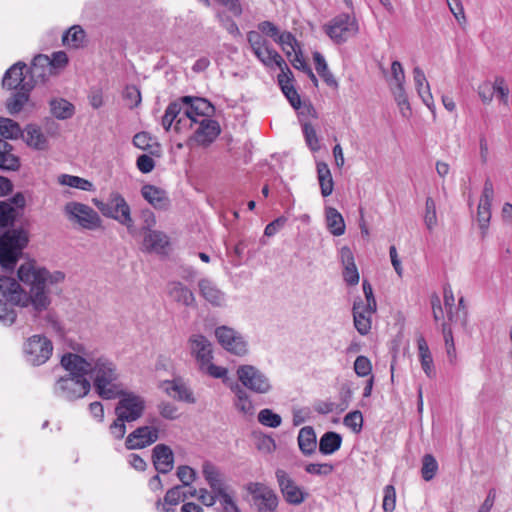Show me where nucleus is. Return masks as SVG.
Listing matches in <instances>:
<instances>
[{
    "instance_id": "0eeeda50",
    "label": "nucleus",
    "mask_w": 512,
    "mask_h": 512,
    "mask_svg": "<svg viewBox=\"0 0 512 512\" xmlns=\"http://www.w3.org/2000/svg\"><path fill=\"white\" fill-rule=\"evenodd\" d=\"M93 204L103 216L113 219L125 226L131 235H135L134 221L131 216V208L125 198L117 191H112L107 201L94 198Z\"/></svg>"
},
{
    "instance_id": "dca6fc26",
    "label": "nucleus",
    "mask_w": 512,
    "mask_h": 512,
    "mask_svg": "<svg viewBox=\"0 0 512 512\" xmlns=\"http://www.w3.org/2000/svg\"><path fill=\"white\" fill-rule=\"evenodd\" d=\"M215 336L225 350L236 355H244L247 352L246 342L234 329L227 326L218 327Z\"/></svg>"
},
{
    "instance_id": "412c9836",
    "label": "nucleus",
    "mask_w": 512,
    "mask_h": 512,
    "mask_svg": "<svg viewBox=\"0 0 512 512\" xmlns=\"http://www.w3.org/2000/svg\"><path fill=\"white\" fill-rule=\"evenodd\" d=\"M21 139L28 147L37 151H46L50 146L47 135L37 124H27L23 129Z\"/></svg>"
},
{
    "instance_id": "bb28decb",
    "label": "nucleus",
    "mask_w": 512,
    "mask_h": 512,
    "mask_svg": "<svg viewBox=\"0 0 512 512\" xmlns=\"http://www.w3.org/2000/svg\"><path fill=\"white\" fill-rule=\"evenodd\" d=\"M290 49L294 53V58L293 59L290 58V64H292L294 66V68L306 73L308 75V77L312 80V82L317 84L318 80H317L315 74L313 73L310 65L306 61V59L301 51L299 42L296 40V38L291 33H290Z\"/></svg>"
},
{
    "instance_id": "c756f323",
    "label": "nucleus",
    "mask_w": 512,
    "mask_h": 512,
    "mask_svg": "<svg viewBox=\"0 0 512 512\" xmlns=\"http://www.w3.org/2000/svg\"><path fill=\"white\" fill-rule=\"evenodd\" d=\"M232 391L235 394V398L233 400V404L235 408L243 414L245 417H252L255 414V406L247 393V391L239 386L236 385L232 388Z\"/></svg>"
},
{
    "instance_id": "aec40b11",
    "label": "nucleus",
    "mask_w": 512,
    "mask_h": 512,
    "mask_svg": "<svg viewBox=\"0 0 512 512\" xmlns=\"http://www.w3.org/2000/svg\"><path fill=\"white\" fill-rule=\"evenodd\" d=\"M25 69L26 64L24 62L19 61L13 64L4 74L2 86L8 90H20L26 84H34L24 75Z\"/></svg>"
},
{
    "instance_id": "a878e982",
    "label": "nucleus",
    "mask_w": 512,
    "mask_h": 512,
    "mask_svg": "<svg viewBox=\"0 0 512 512\" xmlns=\"http://www.w3.org/2000/svg\"><path fill=\"white\" fill-rule=\"evenodd\" d=\"M200 295L213 306H222L225 303V294L209 279L198 282Z\"/></svg>"
},
{
    "instance_id": "20e7f679",
    "label": "nucleus",
    "mask_w": 512,
    "mask_h": 512,
    "mask_svg": "<svg viewBox=\"0 0 512 512\" xmlns=\"http://www.w3.org/2000/svg\"><path fill=\"white\" fill-rule=\"evenodd\" d=\"M86 364V376L93 381L97 394L106 400L118 398L120 385L116 383L118 373L114 362L101 356L86 359Z\"/></svg>"
},
{
    "instance_id": "69168bd1",
    "label": "nucleus",
    "mask_w": 512,
    "mask_h": 512,
    "mask_svg": "<svg viewBox=\"0 0 512 512\" xmlns=\"http://www.w3.org/2000/svg\"><path fill=\"white\" fill-rule=\"evenodd\" d=\"M309 497V492L290 480V504L299 505Z\"/></svg>"
},
{
    "instance_id": "3c124183",
    "label": "nucleus",
    "mask_w": 512,
    "mask_h": 512,
    "mask_svg": "<svg viewBox=\"0 0 512 512\" xmlns=\"http://www.w3.org/2000/svg\"><path fill=\"white\" fill-rule=\"evenodd\" d=\"M123 100L129 109L136 108L142 101L141 92L135 85H128L123 91Z\"/></svg>"
},
{
    "instance_id": "79ce46f5",
    "label": "nucleus",
    "mask_w": 512,
    "mask_h": 512,
    "mask_svg": "<svg viewBox=\"0 0 512 512\" xmlns=\"http://www.w3.org/2000/svg\"><path fill=\"white\" fill-rule=\"evenodd\" d=\"M85 31L79 25L69 28L62 37L63 44L72 48H80L84 45Z\"/></svg>"
},
{
    "instance_id": "2f4dec72",
    "label": "nucleus",
    "mask_w": 512,
    "mask_h": 512,
    "mask_svg": "<svg viewBox=\"0 0 512 512\" xmlns=\"http://www.w3.org/2000/svg\"><path fill=\"white\" fill-rule=\"evenodd\" d=\"M184 109L185 105L182 103L181 97L167 106L162 117V126L166 131L171 128L173 122H176L175 129L179 130V124L182 121V117H179V115Z\"/></svg>"
},
{
    "instance_id": "1a4fd4ad",
    "label": "nucleus",
    "mask_w": 512,
    "mask_h": 512,
    "mask_svg": "<svg viewBox=\"0 0 512 512\" xmlns=\"http://www.w3.org/2000/svg\"><path fill=\"white\" fill-rule=\"evenodd\" d=\"M359 31L357 20L348 13H341L335 16L325 26L326 34L336 43H345L349 38L355 36Z\"/></svg>"
},
{
    "instance_id": "6e6d98bb",
    "label": "nucleus",
    "mask_w": 512,
    "mask_h": 512,
    "mask_svg": "<svg viewBox=\"0 0 512 512\" xmlns=\"http://www.w3.org/2000/svg\"><path fill=\"white\" fill-rule=\"evenodd\" d=\"M343 423L346 427L350 428L353 432L359 433L363 426V416L359 410L349 412L345 415Z\"/></svg>"
},
{
    "instance_id": "864d4df0",
    "label": "nucleus",
    "mask_w": 512,
    "mask_h": 512,
    "mask_svg": "<svg viewBox=\"0 0 512 512\" xmlns=\"http://www.w3.org/2000/svg\"><path fill=\"white\" fill-rule=\"evenodd\" d=\"M389 86L402 87L405 83V72L402 64L395 60L391 64V77L388 80Z\"/></svg>"
},
{
    "instance_id": "6ab92c4d",
    "label": "nucleus",
    "mask_w": 512,
    "mask_h": 512,
    "mask_svg": "<svg viewBox=\"0 0 512 512\" xmlns=\"http://www.w3.org/2000/svg\"><path fill=\"white\" fill-rule=\"evenodd\" d=\"M191 355L196 359L199 367L213 359L212 343L201 334H193L188 340Z\"/></svg>"
},
{
    "instance_id": "473e14b6",
    "label": "nucleus",
    "mask_w": 512,
    "mask_h": 512,
    "mask_svg": "<svg viewBox=\"0 0 512 512\" xmlns=\"http://www.w3.org/2000/svg\"><path fill=\"white\" fill-rule=\"evenodd\" d=\"M184 109L185 105L182 103L181 97L167 106L162 117V126L166 131L171 128L173 122H176L175 129L179 130V124L182 121V117H179V115Z\"/></svg>"
},
{
    "instance_id": "4c0bfd02",
    "label": "nucleus",
    "mask_w": 512,
    "mask_h": 512,
    "mask_svg": "<svg viewBox=\"0 0 512 512\" xmlns=\"http://www.w3.org/2000/svg\"><path fill=\"white\" fill-rule=\"evenodd\" d=\"M313 60H314L315 69H316L318 75L322 78V80L326 83V85L333 89H337L338 82L335 79L332 72L329 70L324 56L320 52L315 51L313 53Z\"/></svg>"
},
{
    "instance_id": "5701e85b",
    "label": "nucleus",
    "mask_w": 512,
    "mask_h": 512,
    "mask_svg": "<svg viewBox=\"0 0 512 512\" xmlns=\"http://www.w3.org/2000/svg\"><path fill=\"white\" fill-rule=\"evenodd\" d=\"M160 387L168 396L178 401L190 404L196 401L190 388L181 379L163 381Z\"/></svg>"
},
{
    "instance_id": "ea45409f",
    "label": "nucleus",
    "mask_w": 512,
    "mask_h": 512,
    "mask_svg": "<svg viewBox=\"0 0 512 512\" xmlns=\"http://www.w3.org/2000/svg\"><path fill=\"white\" fill-rule=\"evenodd\" d=\"M50 111L54 117L60 120L69 119L74 114V106L63 98H55L49 102Z\"/></svg>"
},
{
    "instance_id": "393cba45",
    "label": "nucleus",
    "mask_w": 512,
    "mask_h": 512,
    "mask_svg": "<svg viewBox=\"0 0 512 512\" xmlns=\"http://www.w3.org/2000/svg\"><path fill=\"white\" fill-rule=\"evenodd\" d=\"M167 293L169 297L178 304L186 307H195L194 293L183 283L179 281L168 283Z\"/></svg>"
},
{
    "instance_id": "680f3d73",
    "label": "nucleus",
    "mask_w": 512,
    "mask_h": 512,
    "mask_svg": "<svg viewBox=\"0 0 512 512\" xmlns=\"http://www.w3.org/2000/svg\"><path fill=\"white\" fill-rule=\"evenodd\" d=\"M20 166V158L14 155L12 151L0 156V169L6 171H18Z\"/></svg>"
},
{
    "instance_id": "7ed1b4c3",
    "label": "nucleus",
    "mask_w": 512,
    "mask_h": 512,
    "mask_svg": "<svg viewBox=\"0 0 512 512\" xmlns=\"http://www.w3.org/2000/svg\"><path fill=\"white\" fill-rule=\"evenodd\" d=\"M61 365L68 372L60 377L54 385V394L62 399L73 401L86 396L90 389V381L86 378V358L67 353L61 358Z\"/></svg>"
},
{
    "instance_id": "4d7b16f0",
    "label": "nucleus",
    "mask_w": 512,
    "mask_h": 512,
    "mask_svg": "<svg viewBox=\"0 0 512 512\" xmlns=\"http://www.w3.org/2000/svg\"><path fill=\"white\" fill-rule=\"evenodd\" d=\"M16 317L17 313L11 303L0 300V323L4 326H10L15 322Z\"/></svg>"
},
{
    "instance_id": "603ef678",
    "label": "nucleus",
    "mask_w": 512,
    "mask_h": 512,
    "mask_svg": "<svg viewBox=\"0 0 512 512\" xmlns=\"http://www.w3.org/2000/svg\"><path fill=\"white\" fill-rule=\"evenodd\" d=\"M424 223L429 231H432L437 225L436 203L432 197L426 198Z\"/></svg>"
},
{
    "instance_id": "bf43d9fd",
    "label": "nucleus",
    "mask_w": 512,
    "mask_h": 512,
    "mask_svg": "<svg viewBox=\"0 0 512 512\" xmlns=\"http://www.w3.org/2000/svg\"><path fill=\"white\" fill-rule=\"evenodd\" d=\"M396 506V491L393 485H386L383 489L382 508L384 512H393Z\"/></svg>"
},
{
    "instance_id": "de8ad7c7",
    "label": "nucleus",
    "mask_w": 512,
    "mask_h": 512,
    "mask_svg": "<svg viewBox=\"0 0 512 512\" xmlns=\"http://www.w3.org/2000/svg\"><path fill=\"white\" fill-rule=\"evenodd\" d=\"M154 144L159 147L155 138H153L148 132H139L133 137V145L135 147L144 151H149L152 155L155 154V152L151 150Z\"/></svg>"
},
{
    "instance_id": "f03ea898",
    "label": "nucleus",
    "mask_w": 512,
    "mask_h": 512,
    "mask_svg": "<svg viewBox=\"0 0 512 512\" xmlns=\"http://www.w3.org/2000/svg\"><path fill=\"white\" fill-rule=\"evenodd\" d=\"M270 37L275 43L284 45L288 35L281 33L278 27L270 21H263L258 24L257 31H250L247 34L249 45L254 55L268 68H279L281 73L278 75V84L283 95L288 99V75L283 66L286 63L282 56L273 49L269 41L265 38Z\"/></svg>"
},
{
    "instance_id": "774afa93",
    "label": "nucleus",
    "mask_w": 512,
    "mask_h": 512,
    "mask_svg": "<svg viewBox=\"0 0 512 512\" xmlns=\"http://www.w3.org/2000/svg\"><path fill=\"white\" fill-rule=\"evenodd\" d=\"M491 218V205L486 203H479L477 209V220L479 227L485 231L488 228Z\"/></svg>"
},
{
    "instance_id": "f8f14e48",
    "label": "nucleus",
    "mask_w": 512,
    "mask_h": 512,
    "mask_svg": "<svg viewBox=\"0 0 512 512\" xmlns=\"http://www.w3.org/2000/svg\"><path fill=\"white\" fill-rule=\"evenodd\" d=\"M25 359L33 366L46 363L52 355L53 344L44 335H33L24 343Z\"/></svg>"
},
{
    "instance_id": "4be33fe9",
    "label": "nucleus",
    "mask_w": 512,
    "mask_h": 512,
    "mask_svg": "<svg viewBox=\"0 0 512 512\" xmlns=\"http://www.w3.org/2000/svg\"><path fill=\"white\" fill-rule=\"evenodd\" d=\"M152 462L158 473H169L174 466L172 449L166 444H157L152 450Z\"/></svg>"
},
{
    "instance_id": "5fc2aeb1",
    "label": "nucleus",
    "mask_w": 512,
    "mask_h": 512,
    "mask_svg": "<svg viewBox=\"0 0 512 512\" xmlns=\"http://www.w3.org/2000/svg\"><path fill=\"white\" fill-rule=\"evenodd\" d=\"M186 498L187 494L183 491V487L181 485H176L167 490L163 501L169 506H176Z\"/></svg>"
},
{
    "instance_id": "c9c22d12",
    "label": "nucleus",
    "mask_w": 512,
    "mask_h": 512,
    "mask_svg": "<svg viewBox=\"0 0 512 512\" xmlns=\"http://www.w3.org/2000/svg\"><path fill=\"white\" fill-rule=\"evenodd\" d=\"M326 226L329 232L334 236H341L345 233V222L343 216L336 208H325Z\"/></svg>"
},
{
    "instance_id": "9d476101",
    "label": "nucleus",
    "mask_w": 512,
    "mask_h": 512,
    "mask_svg": "<svg viewBox=\"0 0 512 512\" xmlns=\"http://www.w3.org/2000/svg\"><path fill=\"white\" fill-rule=\"evenodd\" d=\"M120 400L115 407V414L121 419L127 420V422H134L138 420L144 413L145 400L140 395L133 392H128L121 387L119 388Z\"/></svg>"
},
{
    "instance_id": "052dcab7",
    "label": "nucleus",
    "mask_w": 512,
    "mask_h": 512,
    "mask_svg": "<svg viewBox=\"0 0 512 512\" xmlns=\"http://www.w3.org/2000/svg\"><path fill=\"white\" fill-rule=\"evenodd\" d=\"M202 473L208 485H212L222 480L219 469L210 461H205L202 465Z\"/></svg>"
},
{
    "instance_id": "0e129e2a",
    "label": "nucleus",
    "mask_w": 512,
    "mask_h": 512,
    "mask_svg": "<svg viewBox=\"0 0 512 512\" xmlns=\"http://www.w3.org/2000/svg\"><path fill=\"white\" fill-rule=\"evenodd\" d=\"M442 332L444 336L447 356L450 362H453L456 358V349L453 340V334L451 328L446 324H442Z\"/></svg>"
},
{
    "instance_id": "f704fd0d",
    "label": "nucleus",
    "mask_w": 512,
    "mask_h": 512,
    "mask_svg": "<svg viewBox=\"0 0 512 512\" xmlns=\"http://www.w3.org/2000/svg\"><path fill=\"white\" fill-rule=\"evenodd\" d=\"M297 440L299 449L304 455H311L315 452L317 440L312 426H305L301 428Z\"/></svg>"
},
{
    "instance_id": "4468645a",
    "label": "nucleus",
    "mask_w": 512,
    "mask_h": 512,
    "mask_svg": "<svg viewBox=\"0 0 512 512\" xmlns=\"http://www.w3.org/2000/svg\"><path fill=\"white\" fill-rule=\"evenodd\" d=\"M246 490L251 495L254 505L260 512L273 511L278 505L274 491L267 485L259 482H250Z\"/></svg>"
},
{
    "instance_id": "39448f33",
    "label": "nucleus",
    "mask_w": 512,
    "mask_h": 512,
    "mask_svg": "<svg viewBox=\"0 0 512 512\" xmlns=\"http://www.w3.org/2000/svg\"><path fill=\"white\" fill-rule=\"evenodd\" d=\"M292 80L293 76L290 72V82H292ZM290 106L296 111L307 145L313 151L318 150L319 141L316 130L311 124L312 120L318 118L317 111L310 98L301 97L292 83H290Z\"/></svg>"
},
{
    "instance_id": "f3484780",
    "label": "nucleus",
    "mask_w": 512,
    "mask_h": 512,
    "mask_svg": "<svg viewBox=\"0 0 512 512\" xmlns=\"http://www.w3.org/2000/svg\"><path fill=\"white\" fill-rule=\"evenodd\" d=\"M159 439V430L154 426H141L132 431L126 438L128 450L143 449Z\"/></svg>"
},
{
    "instance_id": "7c9ffc66",
    "label": "nucleus",
    "mask_w": 512,
    "mask_h": 512,
    "mask_svg": "<svg viewBox=\"0 0 512 512\" xmlns=\"http://www.w3.org/2000/svg\"><path fill=\"white\" fill-rule=\"evenodd\" d=\"M168 243L166 234L156 230L145 233L143 239V247L147 252L163 253Z\"/></svg>"
},
{
    "instance_id": "2eb2a0df",
    "label": "nucleus",
    "mask_w": 512,
    "mask_h": 512,
    "mask_svg": "<svg viewBox=\"0 0 512 512\" xmlns=\"http://www.w3.org/2000/svg\"><path fill=\"white\" fill-rule=\"evenodd\" d=\"M181 101L185 105L183 116L189 119L190 122L197 121L201 118H209L214 115V106L205 98L183 96L181 97Z\"/></svg>"
},
{
    "instance_id": "423d86ee",
    "label": "nucleus",
    "mask_w": 512,
    "mask_h": 512,
    "mask_svg": "<svg viewBox=\"0 0 512 512\" xmlns=\"http://www.w3.org/2000/svg\"><path fill=\"white\" fill-rule=\"evenodd\" d=\"M28 242V231L22 227L5 231L0 236V266L6 270H14Z\"/></svg>"
},
{
    "instance_id": "c85d7f7f",
    "label": "nucleus",
    "mask_w": 512,
    "mask_h": 512,
    "mask_svg": "<svg viewBox=\"0 0 512 512\" xmlns=\"http://www.w3.org/2000/svg\"><path fill=\"white\" fill-rule=\"evenodd\" d=\"M413 78L418 95L421 97L423 103L429 109H432V107L434 106L433 96L431 94L430 86L426 79V76L420 67H415L413 69Z\"/></svg>"
},
{
    "instance_id": "09e8293b",
    "label": "nucleus",
    "mask_w": 512,
    "mask_h": 512,
    "mask_svg": "<svg viewBox=\"0 0 512 512\" xmlns=\"http://www.w3.org/2000/svg\"><path fill=\"white\" fill-rule=\"evenodd\" d=\"M16 219L14 207L5 201H0V228L12 226Z\"/></svg>"
},
{
    "instance_id": "37998d69",
    "label": "nucleus",
    "mask_w": 512,
    "mask_h": 512,
    "mask_svg": "<svg viewBox=\"0 0 512 512\" xmlns=\"http://www.w3.org/2000/svg\"><path fill=\"white\" fill-rule=\"evenodd\" d=\"M58 182L61 185L76 188L82 191H93L95 189L92 182L79 176L61 174L58 177Z\"/></svg>"
},
{
    "instance_id": "e433bc0d",
    "label": "nucleus",
    "mask_w": 512,
    "mask_h": 512,
    "mask_svg": "<svg viewBox=\"0 0 512 512\" xmlns=\"http://www.w3.org/2000/svg\"><path fill=\"white\" fill-rule=\"evenodd\" d=\"M317 179L319 182L321 195L328 197L334 189V181L329 166L325 162H317Z\"/></svg>"
},
{
    "instance_id": "f257e3e1",
    "label": "nucleus",
    "mask_w": 512,
    "mask_h": 512,
    "mask_svg": "<svg viewBox=\"0 0 512 512\" xmlns=\"http://www.w3.org/2000/svg\"><path fill=\"white\" fill-rule=\"evenodd\" d=\"M19 280L29 287L25 291L12 277L0 276V292L12 305L28 308V312L34 320L52 303V288L65 280L62 271H49L44 267H36L24 264L18 268Z\"/></svg>"
},
{
    "instance_id": "72a5a7b5",
    "label": "nucleus",
    "mask_w": 512,
    "mask_h": 512,
    "mask_svg": "<svg viewBox=\"0 0 512 512\" xmlns=\"http://www.w3.org/2000/svg\"><path fill=\"white\" fill-rule=\"evenodd\" d=\"M141 194L155 208L163 209L168 205L166 192L154 185H144L141 189Z\"/></svg>"
},
{
    "instance_id": "9b49d317",
    "label": "nucleus",
    "mask_w": 512,
    "mask_h": 512,
    "mask_svg": "<svg viewBox=\"0 0 512 512\" xmlns=\"http://www.w3.org/2000/svg\"><path fill=\"white\" fill-rule=\"evenodd\" d=\"M64 211L70 221L77 223L83 229L97 230L102 228L101 217L86 204L69 202L65 205Z\"/></svg>"
},
{
    "instance_id": "a211bd4d",
    "label": "nucleus",
    "mask_w": 512,
    "mask_h": 512,
    "mask_svg": "<svg viewBox=\"0 0 512 512\" xmlns=\"http://www.w3.org/2000/svg\"><path fill=\"white\" fill-rule=\"evenodd\" d=\"M377 311V308L364 305L363 299L356 298L353 303V320L354 326L360 335H367L371 330L372 315Z\"/></svg>"
},
{
    "instance_id": "e2e57ef3",
    "label": "nucleus",
    "mask_w": 512,
    "mask_h": 512,
    "mask_svg": "<svg viewBox=\"0 0 512 512\" xmlns=\"http://www.w3.org/2000/svg\"><path fill=\"white\" fill-rule=\"evenodd\" d=\"M305 471L311 475L328 476L334 471V465L330 463H309Z\"/></svg>"
},
{
    "instance_id": "a19ab883",
    "label": "nucleus",
    "mask_w": 512,
    "mask_h": 512,
    "mask_svg": "<svg viewBox=\"0 0 512 512\" xmlns=\"http://www.w3.org/2000/svg\"><path fill=\"white\" fill-rule=\"evenodd\" d=\"M23 135V129L19 123L5 117H0V136L5 139L17 140Z\"/></svg>"
},
{
    "instance_id": "6e6552de",
    "label": "nucleus",
    "mask_w": 512,
    "mask_h": 512,
    "mask_svg": "<svg viewBox=\"0 0 512 512\" xmlns=\"http://www.w3.org/2000/svg\"><path fill=\"white\" fill-rule=\"evenodd\" d=\"M190 127L193 133L188 139V145L191 147L199 146L207 148L221 133L219 122L212 117L201 118L197 121L190 122Z\"/></svg>"
},
{
    "instance_id": "49530a36",
    "label": "nucleus",
    "mask_w": 512,
    "mask_h": 512,
    "mask_svg": "<svg viewBox=\"0 0 512 512\" xmlns=\"http://www.w3.org/2000/svg\"><path fill=\"white\" fill-rule=\"evenodd\" d=\"M391 92L394 96V99L400 108L401 114L406 117L410 114L411 108L408 100L407 93L405 91L404 86L402 87H393L391 86Z\"/></svg>"
},
{
    "instance_id": "ddd939ff",
    "label": "nucleus",
    "mask_w": 512,
    "mask_h": 512,
    "mask_svg": "<svg viewBox=\"0 0 512 512\" xmlns=\"http://www.w3.org/2000/svg\"><path fill=\"white\" fill-rule=\"evenodd\" d=\"M237 377L245 388L255 393L265 394L271 389L268 377L255 366H239L237 369Z\"/></svg>"
},
{
    "instance_id": "c03bdc74",
    "label": "nucleus",
    "mask_w": 512,
    "mask_h": 512,
    "mask_svg": "<svg viewBox=\"0 0 512 512\" xmlns=\"http://www.w3.org/2000/svg\"><path fill=\"white\" fill-rule=\"evenodd\" d=\"M258 422L266 427L277 428L282 423V418L272 409L265 408L258 413Z\"/></svg>"
},
{
    "instance_id": "13d9d810",
    "label": "nucleus",
    "mask_w": 512,
    "mask_h": 512,
    "mask_svg": "<svg viewBox=\"0 0 512 512\" xmlns=\"http://www.w3.org/2000/svg\"><path fill=\"white\" fill-rule=\"evenodd\" d=\"M177 477L182 483V487H190L196 480L197 473L195 469L188 465H181L177 468Z\"/></svg>"
},
{
    "instance_id": "58836bf2",
    "label": "nucleus",
    "mask_w": 512,
    "mask_h": 512,
    "mask_svg": "<svg viewBox=\"0 0 512 512\" xmlns=\"http://www.w3.org/2000/svg\"><path fill=\"white\" fill-rule=\"evenodd\" d=\"M342 444V436L334 431L325 432L319 441V451L323 455H331L338 451Z\"/></svg>"
},
{
    "instance_id": "a18cd8bd",
    "label": "nucleus",
    "mask_w": 512,
    "mask_h": 512,
    "mask_svg": "<svg viewBox=\"0 0 512 512\" xmlns=\"http://www.w3.org/2000/svg\"><path fill=\"white\" fill-rule=\"evenodd\" d=\"M438 470V463L431 454H425L422 458L421 475L425 481L432 480Z\"/></svg>"
},
{
    "instance_id": "b1692460",
    "label": "nucleus",
    "mask_w": 512,
    "mask_h": 512,
    "mask_svg": "<svg viewBox=\"0 0 512 512\" xmlns=\"http://www.w3.org/2000/svg\"><path fill=\"white\" fill-rule=\"evenodd\" d=\"M340 260L344 267L342 272L344 281L349 286L357 285L360 276L355 264L353 252L348 246H343L340 249Z\"/></svg>"
},
{
    "instance_id": "338daca9",
    "label": "nucleus",
    "mask_w": 512,
    "mask_h": 512,
    "mask_svg": "<svg viewBox=\"0 0 512 512\" xmlns=\"http://www.w3.org/2000/svg\"><path fill=\"white\" fill-rule=\"evenodd\" d=\"M354 371L359 377H366L371 374L372 364L368 357L360 355L354 362Z\"/></svg>"
},
{
    "instance_id": "cd10ccee",
    "label": "nucleus",
    "mask_w": 512,
    "mask_h": 512,
    "mask_svg": "<svg viewBox=\"0 0 512 512\" xmlns=\"http://www.w3.org/2000/svg\"><path fill=\"white\" fill-rule=\"evenodd\" d=\"M33 88L34 84H26L23 86V89L17 90L7 99L6 109L9 114L16 115L23 109L29 100V95Z\"/></svg>"
},
{
    "instance_id": "8fccbe9b",
    "label": "nucleus",
    "mask_w": 512,
    "mask_h": 512,
    "mask_svg": "<svg viewBox=\"0 0 512 512\" xmlns=\"http://www.w3.org/2000/svg\"><path fill=\"white\" fill-rule=\"evenodd\" d=\"M32 320L34 322H38L40 325H46L50 327L55 332L62 331V327L56 312L48 310V308L41 313L37 320H34L33 318Z\"/></svg>"
}]
</instances>
